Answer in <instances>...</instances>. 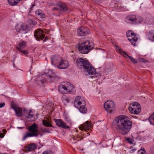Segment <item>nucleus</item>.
I'll list each match as a JSON object with an SVG mask.
<instances>
[{"instance_id": "obj_1", "label": "nucleus", "mask_w": 154, "mask_h": 154, "mask_svg": "<svg viewBox=\"0 0 154 154\" xmlns=\"http://www.w3.org/2000/svg\"><path fill=\"white\" fill-rule=\"evenodd\" d=\"M132 122L128 117L121 115L116 117L113 122L112 125L123 135L127 134L131 128Z\"/></svg>"}, {"instance_id": "obj_6", "label": "nucleus", "mask_w": 154, "mask_h": 154, "mask_svg": "<svg viewBox=\"0 0 154 154\" xmlns=\"http://www.w3.org/2000/svg\"><path fill=\"white\" fill-rule=\"evenodd\" d=\"M128 109L132 114H138L141 111L140 104L137 102L131 103L129 106Z\"/></svg>"}, {"instance_id": "obj_51", "label": "nucleus", "mask_w": 154, "mask_h": 154, "mask_svg": "<svg viewBox=\"0 0 154 154\" xmlns=\"http://www.w3.org/2000/svg\"><path fill=\"white\" fill-rule=\"evenodd\" d=\"M6 131L5 130V129H3V132H6Z\"/></svg>"}, {"instance_id": "obj_29", "label": "nucleus", "mask_w": 154, "mask_h": 154, "mask_svg": "<svg viewBox=\"0 0 154 154\" xmlns=\"http://www.w3.org/2000/svg\"><path fill=\"white\" fill-rule=\"evenodd\" d=\"M42 123L43 125L45 126L48 127H52V125L51 124L50 122L49 121H47L45 120H44L43 121Z\"/></svg>"}, {"instance_id": "obj_4", "label": "nucleus", "mask_w": 154, "mask_h": 154, "mask_svg": "<svg viewBox=\"0 0 154 154\" xmlns=\"http://www.w3.org/2000/svg\"><path fill=\"white\" fill-rule=\"evenodd\" d=\"M61 89H63L65 91L62 93L66 94H70L75 92V87L73 85L69 82H64L62 83L58 88V90L60 91Z\"/></svg>"}, {"instance_id": "obj_34", "label": "nucleus", "mask_w": 154, "mask_h": 154, "mask_svg": "<svg viewBox=\"0 0 154 154\" xmlns=\"http://www.w3.org/2000/svg\"><path fill=\"white\" fill-rule=\"evenodd\" d=\"M126 140L129 143L131 144H132L133 143L134 140L132 138L129 137H125Z\"/></svg>"}, {"instance_id": "obj_32", "label": "nucleus", "mask_w": 154, "mask_h": 154, "mask_svg": "<svg viewBox=\"0 0 154 154\" xmlns=\"http://www.w3.org/2000/svg\"><path fill=\"white\" fill-rule=\"evenodd\" d=\"M129 41L131 42V43L132 45L135 46L136 45V42L137 41V38H135L133 39L132 38H129Z\"/></svg>"}, {"instance_id": "obj_28", "label": "nucleus", "mask_w": 154, "mask_h": 154, "mask_svg": "<svg viewBox=\"0 0 154 154\" xmlns=\"http://www.w3.org/2000/svg\"><path fill=\"white\" fill-rule=\"evenodd\" d=\"M116 50L118 52H119V53L122 55H123L124 57V55H125V54H123V52H124V53H126V52H125V51H122V50L120 48V47L118 46H116Z\"/></svg>"}, {"instance_id": "obj_37", "label": "nucleus", "mask_w": 154, "mask_h": 154, "mask_svg": "<svg viewBox=\"0 0 154 154\" xmlns=\"http://www.w3.org/2000/svg\"><path fill=\"white\" fill-rule=\"evenodd\" d=\"M20 51L21 53H23V54L26 55L28 54V52L27 51L24 50H23L21 49H20L19 50Z\"/></svg>"}, {"instance_id": "obj_33", "label": "nucleus", "mask_w": 154, "mask_h": 154, "mask_svg": "<svg viewBox=\"0 0 154 154\" xmlns=\"http://www.w3.org/2000/svg\"><path fill=\"white\" fill-rule=\"evenodd\" d=\"M138 154H147L146 151L143 148H141V149L138 151Z\"/></svg>"}, {"instance_id": "obj_10", "label": "nucleus", "mask_w": 154, "mask_h": 154, "mask_svg": "<svg viewBox=\"0 0 154 154\" xmlns=\"http://www.w3.org/2000/svg\"><path fill=\"white\" fill-rule=\"evenodd\" d=\"M34 37L37 41L42 40L45 37V34L43 30L40 29H36L34 32Z\"/></svg>"}, {"instance_id": "obj_7", "label": "nucleus", "mask_w": 154, "mask_h": 154, "mask_svg": "<svg viewBox=\"0 0 154 154\" xmlns=\"http://www.w3.org/2000/svg\"><path fill=\"white\" fill-rule=\"evenodd\" d=\"M104 106L105 110L109 113H111L115 110L114 103L111 100H108L105 102Z\"/></svg>"}, {"instance_id": "obj_16", "label": "nucleus", "mask_w": 154, "mask_h": 154, "mask_svg": "<svg viewBox=\"0 0 154 154\" xmlns=\"http://www.w3.org/2000/svg\"><path fill=\"white\" fill-rule=\"evenodd\" d=\"M91 127V124L89 123L88 121H87L83 124L79 126V128L80 130H84L85 131H86L88 130H89Z\"/></svg>"}, {"instance_id": "obj_15", "label": "nucleus", "mask_w": 154, "mask_h": 154, "mask_svg": "<svg viewBox=\"0 0 154 154\" xmlns=\"http://www.w3.org/2000/svg\"><path fill=\"white\" fill-rule=\"evenodd\" d=\"M54 121L56 124L60 127L65 129H69L70 128L69 126H67L66 124L61 119H54Z\"/></svg>"}, {"instance_id": "obj_12", "label": "nucleus", "mask_w": 154, "mask_h": 154, "mask_svg": "<svg viewBox=\"0 0 154 154\" xmlns=\"http://www.w3.org/2000/svg\"><path fill=\"white\" fill-rule=\"evenodd\" d=\"M69 65V63L67 61L63 60L61 58L57 67L60 69H64L67 68Z\"/></svg>"}, {"instance_id": "obj_2", "label": "nucleus", "mask_w": 154, "mask_h": 154, "mask_svg": "<svg viewBox=\"0 0 154 154\" xmlns=\"http://www.w3.org/2000/svg\"><path fill=\"white\" fill-rule=\"evenodd\" d=\"M93 42L89 40L84 41L79 44L78 50L83 54H88L94 47Z\"/></svg>"}, {"instance_id": "obj_39", "label": "nucleus", "mask_w": 154, "mask_h": 154, "mask_svg": "<svg viewBox=\"0 0 154 154\" xmlns=\"http://www.w3.org/2000/svg\"><path fill=\"white\" fill-rule=\"evenodd\" d=\"M137 38V37H136V35H135V33L133 35V34L132 35H131V37H128V40H129V38H132V39H134V38Z\"/></svg>"}, {"instance_id": "obj_18", "label": "nucleus", "mask_w": 154, "mask_h": 154, "mask_svg": "<svg viewBox=\"0 0 154 154\" xmlns=\"http://www.w3.org/2000/svg\"><path fill=\"white\" fill-rule=\"evenodd\" d=\"M136 19V16L135 15H132L127 16L125 18V20L127 23H134L135 20Z\"/></svg>"}, {"instance_id": "obj_24", "label": "nucleus", "mask_w": 154, "mask_h": 154, "mask_svg": "<svg viewBox=\"0 0 154 154\" xmlns=\"http://www.w3.org/2000/svg\"><path fill=\"white\" fill-rule=\"evenodd\" d=\"M123 54H125L124 55V57H128L131 60V62L133 63H137V61L136 60L134 59L132 57L128 55L126 53L123 52Z\"/></svg>"}, {"instance_id": "obj_49", "label": "nucleus", "mask_w": 154, "mask_h": 154, "mask_svg": "<svg viewBox=\"0 0 154 154\" xmlns=\"http://www.w3.org/2000/svg\"><path fill=\"white\" fill-rule=\"evenodd\" d=\"M15 57L14 58V60H13V64L14 66V60H15Z\"/></svg>"}, {"instance_id": "obj_42", "label": "nucleus", "mask_w": 154, "mask_h": 154, "mask_svg": "<svg viewBox=\"0 0 154 154\" xmlns=\"http://www.w3.org/2000/svg\"><path fill=\"white\" fill-rule=\"evenodd\" d=\"M43 133H49V130L46 129H44L43 130Z\"/></svg>"}, {"instance_id": "obj_5", "label": "nucleus", "mask_w": 154, "mask_h": 154, "mask_svg": "<svg viewBox=\"0 0 154 154\" xmlns=\"http://www.w3.org/2000/svg\"><path fill=\"white\" fill-rule=\"evenodd\" d=\"M28 130L30 132H28L24 136L23 138V140L28 137H36L39 134L38 133V130L37 126L35 123H33L31 125L29 126L28 128Z\"/></svg>"}, {"instance_id": "obj_53", "label": "nucleus", "mask_w": 154, "mask_h": 154, "mask_svg": "<svg viewBox=\"0 0 154 154\" xmlns=\"http://www.w3.org/2000/svg\"><path fill=\"white\" fill-rule=\"evenodd\" d=\"M80 140H81V139H80L79 140L78 139L77 140V141H79Z\"/></svg>"}, {"instance_id": "obj_21", "label": "nucleus", "mask_w": 154, "mask_h": 154, "mask_svg": "<svg viewBox=\"0 0 154 154\" xmlns=\"http://www.w3.org/2000/svg\"><path fill=\"white\" fill-rule=\"evenodd\" d=\"M54 72L52 70L50 69L48 72V79L49 80V82H53L55 80V78L54 76H52L54 74Z\"/></svg>"}, {"instance_id": "obj_9", "label": "nucleus", "mask_w": 154, "mask_h": 154, "mask_svg": "<svg viewBox=\"0 0 154 154\" xmlns=\"http://www.w3.org/2000/svg\"><path fill=\"white\" fill-rule=\"evenodd\" d=\"M17 31L22 34L26 33L28 31V26L26 25L18 24L15 26Z\"/></svg>"}, {"instance_id": "obj_45", "label": "nucleus", "mask_w": 154, "mask_h": 154, "mask_svg": "<svg viewBox=\"0 0 154 154\" xmlns=\"http://www.w3.org/2000/svg\"><path fill=\"white\" fill-rule=\"evenodd\" d=\"M4 136V134L0 132V138H2Z\"/></svg>"}, {"instance_id": "obj_20", "label": "nucleus", "mask_w": 154, "mask_h": 154, "mask_svg": "<svg viewBox=\"0 0 154 154\" xmlns=\"http://www.w3.org/2000/svg\"><path fill=\"white\" fill-rule=\"evenodd\" d=\"M146 36L149 40L154 41V30L149 31L146 34Z\"/></svg>"}, {"instance_id": "obj_25", "label": "nucleus", "mask_w": 154, "mask_h": 154, "mask_svg": "<svg viewBox=\"0 0 154 154\" xmlns=\"http://www.w3.org/2000/svg\"><path fill=\"white\" fill-rule=\"evenodd\" d=\"M58 5L60 8H61L63 11H65L67 10V7L66 5L65 4L60 3L58 4Z\"/></svg>"}, {"instance_id": "obj_31", "label": "nucleus", "mask_w": 154, "mask_h": 154, "mask_svg": "<svg viewBox=\"0 0 154 154\" xmlns=\"http://www.w3.org/2000/svg\"><path fill=\"white\" fill-rule=\"evenodd\" d=\"M62 100L64 104H66L69 102V100L67 97L64 96L62 97Z\"/></svg>"}, {"instance_id": "obj_17", "label": "nucleus", "mask_w": 154, "mask_h": 154, "mask_svg": "<svg viewBox=\"0 0 154 154\" xmlns=\"http://www.w3.org/2000/svg\"><path fill=\"white\" fill-rule=\"evenodd\" d=\"M12 109L15 111L16 115L18 117H20L23 114V111L22 109L18 107H16L14 105L12 106Z\"/></svg>"}, {"instance_id": "obj_8", "label": "nucleus", "mask_w": 154, "mask_h": 154, "mask_svg": "<svg viewBox=\"0 0 154 154\" xmlns=\"http://www.w3.org/2000/svg\"><path fill=\"white\" fill-rule=\"evenodd\" d=\"M85 74L86 75H93L96 72V69L91 65L90 63L84 69Z\"/></svg>"}, {"instance_id": "obj_50", "label": "nucleus", "mask_w": 154, "mask_h": 154, "mask_svg": "<svg viewBox=\"0 0 154 154\" xmlns=\"http://www.w3.org/2000/svg\"><path fill=\"white\" fill-rule=\"evenodd\" d=\"M48 39V38L47 37H46L45 38V40H47Z\"/></svg>"}, {"instance_id": "obj_30", "label": "nucleus", "mask_w": 154, "mask_h": 154, "mask_svg": "<svg viewBox=\"0 0 154 154\" xmlns=\"http://www.w3.org/2000/svg\"><path fill=\"white\" fill-rule=\"evenodd\" d=\"M34 116L31 110L29 111L28 114L26 115V116L28 118H31Z\"/></svg>"}, {"instance_id": "obj_40", "label": "nucleus", "mask_w": 154, "mask_h": 154, "mask_svg": "<svg viewBox=\"0 0 154 154\" xmlns=\"http://www.w3.org/2000/svg\"><path fill=\"white\" fill-rule=\"evenodd\" d=\"M29 112V111L27 110L25 108L23 109V113L24 115L26 116V114H28V112Z\"/></svg>"}, {"instance_id": "obj_44", "label": "nucleus", "mask_w": 154, "mask_h": 154, "mask_svg": "<svg viewBox=\"0 0 154 154\" xmlns=\"http://www.w3.org/2000/svg\"><path fill=\"white\" fill-rule=\"evenodd\" d=\"M57 10V11H59V8H58L57 7H55V8H53L52 9V10L53 11H54V10Z\"/></svg>"}, {"instance_id": "obj_22", "label": "nucleus", "mask_w": 154, "mask_h": 154, "mask_svg": "<svg viewBox=\"0 0 154 154\" xmlns=\"http://www.w3.org/2000/svg\"><path fill=\"white\" fill-rule=\"evenodd\" d=\"M26 43L24 41H20L19 43L18 46L16 47V49L18 50L24 48L26 46Z\"/></svg>"}, {"instance_id": "obj_48", "label": "nucleus", "mask_w": 154, "mask_h": 154, "mask_svg": "<svg viewBox=\"0 0 154 154\" xmlns=\"http://www.w3.org/2000/svg\"><path fill=\"white\" fill-rule=\"evenodd\" d=\"M50 6H53V5H54L53 4V3H51V4H49V5H48Z\"/></svg>"}, {"instance_id": "obj_3", "label": "nucleus", "mask_w": 154, "mask_h": 154, "mask_svg": "<svg viewBox=\"0 0 154 154\" xmlns=\"http://www.w3.org/2000/svg\"><path fill=\"white\" fill-rule=\"evenodd\" d=\"M75 107L78 108L80 112L82 113H86L87 109L85 107V103L84 101H82L81 97L80 96H77L74 102Z\"/></svg>"}, {"instance_id": "obj_52", "label": "nucleus", "mask_w": 154, "mask_h": 154, "mask_svg": "<svg viewBox=\"0 0 154 154\" xmlns=\"http://www.w3.org/2000/svg\"><path fill=\"white\" fill-rule=\"evenodd\" d=\"M73 140H76V138H73Z\"/></svg>"}, {"instance_id": "obj_19", "label": "nucleus", "mask_w": 154, "mask_h": 154, "mask_svg": "<svg viewBox=\"0 0 154 154\" xmlns=\"http://www.w3.org/2000/svg\"><path fill=\"white\" fill-rule=\"evenodd\" d=\"M35 15L38 17L43 20L45 18V15L43 12L41 10L38 9L35 11Z\"/></svg>"}, {"instance_id": "obj_36", "label": "nucleus", "mask_w": 154, "mask_h": 154, "mask_svg": "<svg viewBox=\"0 0 154 154\" xmlns=\"http://www.w3.org/2000/svg\"><path fill=\"white\" fill-rule=\"evenodd\" d=\"M29 22L31 24H32L34 25H36L37 23V22L35 20L30 19L29 20Z\"/></svg>"}, {"instance_id": "obj_38", "label": "nucleus", "mask_w": 154, "mask_h": 154, "mask_svg": "<svg viewBox=\"0 0 154 154\" xmlns=\"http://www.w3.org/2000/svg\"><path fill=\"white\" fill-rule=\"evenodd\" d=\"M149 153L150 154H154V145L151 147Z\"/></svg>"}, {"instance_id": "obj_14", "label": "nucleus", "mask_w": 154, "mask_h": 154, "mask_svg": "<svg viewBox=\"0 0 154 154\" xmlns=\"http://www.w3.org/2000/svg\"><path fill=\"white\" fill-rule=\"evenodd\" d=\"M61 58L57 55H53L51 57V64L55 66H57Z\"/></svg>"}, {"instance_id": "obj_13", "label": "nucleus", "mask_w": 154, "mask_h": 154, "mask_svg": "<svg viewBox=\"0 0 154 154\" xmlns=\"http://www.w3.org/2000/svg\"><path fill=\"white\" fill-rule=\"evenodd\" d=\"M88 28L83 26L80 27L77 30V34L81 36H84L87 35L88 33Z\"/></svg>"}, {"instance_id": "obj_27", "label": "nucleus", "mask_w": 154, "mask_h": 154, "mask_svg": "<svg viewBox=\"0 0 154 154\" xmlns=\"http://www.w3.org/2000/svg\"><path fill=\"white\" fill-rule=\"evenodd\" d=\"M149 120L151 124L154 125V113L150 116Z\"/></svg>"}, {"instance_id": "obj_11", "label": "nucleus", "mask_w": 154, "mask_h": 154, "mask_svg": "<svg viewBox=\"0 0 154 154\" xmlns=\"http://www.w3.org/2000/svg\"><path fill=\"white\" fill-rule=\"evenodd\" d=\"M76 63L78 67L84 69L85 67L89 64V62L86 60L80 58L77 60Z\"/></svg>"}, {"instance_id": "obj_43", "label": "nucleus", "mask_w": 154, "mask_h": 154, "mask_svg": "<svg viewBox=\"0 0 154 154\" xmlns=\"http://www.w3.org/2000/svg\"><path fill=\"white\" fill-rule=\"evenodd\" d=\"M5 104V103H0V108H2L4 106Z\"/></svg>"}, {"instance_id": "obj_41", "label": "nucleus", "mask_w": 154, "mask_h": 154, "mask_svg": "<svg viewBox=\"0 0 154 154\" xmlns=\"http://www.w3.org/2000/svg\"><path fill=\"white\" fill-rule=\"evenodd\" d=\"M42 154H52V152L51 151H45L42 153Z\"/></svg>"}, {"instance_id": "obj_35", "label": "nucleus", "mask_w": 154, "mask_h": 154, "mask_svg": "<svg viewBox=\"0 0 154 154\" xmlns=\"http://www.w3.org/2000/svg\"><path fill=\"white\" fill-rule=\"evenodd\" d=\"M134 33L132 32L131 31H128L126 33V35L127 36V37L128 38V37H130L131 36V35L133 34V35L134 34Z\"/></svg>"}, {"instance_id": "obj_47", "label": "nucleus", "mask_w": 154, "mask_h": 154, "mask_svg": "<svg viewBox=\"0 0 154 154\" xmlns=\"http://www.w3.org/2000/svg\"><path fill=\"white\" fill-rule=\"evenodd\" d=\"M40 81H41V82H40L42 84H43L45 82V80L43 81L42 80H41Z\"/></svg>"}, {"instance_id": "obj_26", "label": "nucleus", "mask_w": 154, "mask_h": 154, "mask_svg": "<svg viewBox=\"0 0 154 154\" xmlns=\"http://www.w3.org/2000/svg\"><path fill=\"white\" fill-rule=\"evenodd\" d=\"M142 22V18L141 17H136V19L135 20L134 24H139Z\"/></svg>"}, {"instance_id": "obj_46", "label": "nucleus", "mask_w": 154, "mask_h": 154, "mask_svg": "<svg viewBox=\"0 0 154 154\" xmlns=\"http://www.w3.org/2000/svg\"><path fill=\"white\" fill-rule=\"evenodd\" d=\"M122 8V7H118L117 8V11H120L119 10H121ZM120 11H121L122 10H120Z\"/></svg>"}, {"instance_id": "obj_23", "label": "nucleus", "mask_w": 154, "mask_h": 154, "mask_svg": "<svg viewBox=\"0 0 154 154\" xmlns=\"http://www.w3.org/2000/svg\"><path fill=\"white\" fill-rule=\"evenodd\" d=\"M36 145L35 144L31 143L28 145L26 149L27 151H30L36 149Z\"/></svg>"}]
</instances>
